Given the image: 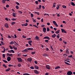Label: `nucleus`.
Here are the masks:
<instances>
[{"instance_id": "nucleus-1", "label": "nucleus", "mask_w": 75, "mask_h": 75, "mask_svg": "<svg viewBox=\"0 0 75 75\" xmlns=\"http://www.w3.org/2000/svg\"><path fill=\"white\" fill-rule=\"evenodd\" d=\"M17 59H18V62H23V60L21 58H17Z\"/></svg>"}, {"instance_id": "nucleus-2", "label": "nucleus", "mask_w": 75, "mask_h": 75, "mask_svg": "<svg viewBox=\"0 0 75 75\" xmlns=\"http://www.w3.org/2000/svg\"><path fill=\"white\" fill-rule=\"evenodd\" d=\"M67 74L68 75H72L73 73H72V72L71 71H68L67 73Z\"/></svg>"}, {"instance_id": "nucleus-3", "label": "nucleus", "mask_w": 75, "mask_h": 75, "mask_svg": "<svg viewBox=\"0 0 75 75\" xmlns=\"http://www.w3.org/2000/svg\"><path fill=\"white\" fill-rule=\"evenodd\" d=\"M46 68H47V69H50V67H51L49 65H47L46 66Z\"/></svg>"}, {"instance_id": "nucleus-4", "label": "nucleus", "mask_w": 75, "mask_h": 75, "mask_svg": "<svg viewBox=\"0 0 75 75\" xmlns=\"http://www.w3.org/2000/svg\"><path fill=\"white\" fill-rule=\"evenodd\" d=\"M22 52H28V50L27 49H25L23 50L22 51Z\"/></svg>"}, {"instance_id": "nucleus-5", "label": "nucleus", "mask_w": 75, "mask_h": 75, "mask_svg": "<svg viewBox=\"0 0 75 75\" xmlns=\"http://www.w3.org/2000/svg\"><path fill=\"white\" fill-rule=\"evenodd\" d=\"M62 33H67V32L65 30L62 29H61Z\"/></svg>"}, {"instance_id": "nucleus-6", "label": "nucleus", "mask_w": 75, "mask_h": 75, "mask_svg": "<svg viewBox=\"0 0 75 75\" xmlns=\"http://www.w3.org/2000/svg\"><path fill=\"white\" fill-rule=\"evenodd\" d=\"M44 57H48V54L47 53H45L42 54Z\"/></svg>"}, {"instance_id": "nucleus-7", "label": "nucleus", "mask_w": 75, "mask_h": 75, "mask_svg": "<svg viewBox=\"0 0 75 75\" xmlns=\"http://www.w3.org/2000/svg\"><path fill=\"white\" fill-rule=\"evenodd\" d=\"M34 72L35 73V74H39L40 73L38 71V70H35Z\"/></svg>"}, {"instance_id": "nucleus-8", "label": "nucleus", "mask_w": 75, "mask_h": 75, "mask_svg": "<svg viewBox=\"0 0 75 75\" xmlns=\"http://www.w3.org/2000/svg\"><path fill=\"white\" fill-rule=\"evenodd\" d=\"M32 40H29L28 42V43L29 44V45H30V46H31V45H32L31 44V43H32Z\"/></svg>"}, {"instance_id": "nucleus-9", "label": "nucleus", "mask_w": 75, "mask_h": 75, "mask_svg": "<svg viewBox=\"0 0 75 75\" xmlns=\"http://www.w3.org/2000/svg\"><path fill=\"white\" fill-rule=\"evenodd\" d=\"M27 61L29 62H31V61H33V59L31 58H29L27 59Z\"/></svg>"}, {"instance_id": "nucleus-10", "label": "nucleus", "mask_w": 75, "mask_h": 75, "mask_svg": "<svg viewBox=\"0 0 75 75\" xmlns=\"http://www.w3.org/2000/svg\"><path fill=\"white\" fill-rule=\"evenodd\" d=\"M69 49H67L66 51V52L67 53V54H69Z\"/></svg>"}, {"instance_id": "nucleus-11", "label": "nucleus", "mask_w": 75, "mask_h": 75, "mask_svg": "<svg viewBox=\"0 0 75 75\" xmlns=\"http://www.w3.org/2000/svg\"><path fill=\"white\" fill-rule=\"evenodd\" d=\"M43 32L45 33H46V31H47V30H46V28H45L44 27L43 28Z\"/></svg>"}, {"instance_id": "nucleus-12", "label": "nucleus", "mask_w": 75, "mask_h": 75, "mask_svg": "<svg viewBox=\"0 0 75 75\" xmlns=\"http://www.w3.org/2000/svg\"><path fill=\"white\" fill-rule=\"evenodd\" d=\"M7 60L8 61H10L11 60V57L9 56L7 58Z\"/></svg>"}, {"instance_id": "nucleus-13", "label": "nucleus", "mask_w": 75, "mask_h": 75, "mask_svg": "<svg viewBox=\"0 0 75 75\" xmlns=\"http://www.w3.org/2000/svg\"><path fill=\"white\" fill-rule=\"evenodd\" d=\"M5 26L6 28H8V27H9L8 25V24H7V23L5 24Z\"/></svg>"}, {"instance_id": "nucleus-14", "label": "nucleus", "mask_w": 75, "mask_h": 75, "mask_svg": "<svg viewBox=\"0 0 75 75\" xmlns=\"http://www.w3.org/2000/svg\"><path fill=\"white\" fill-rule=\"evenodd\" d=\"M59 68H61V67L59 66H58L55 67V69H59Z\"/></svg>"}, {"instance_id": "nucleus-15", "label": "nucleus", "mask_w": 75, "mask_h": 75, "mask_svg": "<svg viewBox=\"0 0 75 75\" xmlns=\"http://www.w3.org/2000/svg\"><path fill=\"white\" fill-rule=\"evenodd\" d=\"M27 50H31V51H33V48H27Z\"/></svg>"}, {"instance_id": "nucleus-16", "label": "nucleus", "mask_w": 75, "mask_h": 75, "mask_svg": "<svg viewBox=\"0 0 75 75\" xmlns=\"http://www.w3.org/2000/svg\"><path fill=\"white\" fill-rule=\"evenodd\" d=\"M34 67L35 69H39V67L35 65L34 66Z\"/></svg>"}, {"instance_id": "nucleus-17", "label": "nucleus", "mask_w": 75, "mask_h": 75, "mask_svg": "<svg viewBox=\"0 0 75 75\" xmlns=\"http://www.w3.org/2000/svg\"><path fill=\"white\" fill-rule=\"evenodd\" d=\"M16 14L15 13H13L12 16H13L14 17H16Z\"/></svg>"}, {"instance_id": "nucleus-18", "label": "nucleus", "mask_w": 75, "mask_h": 75, "mask_svg": "<svg viewBox=\"0 0 75 75\" xmlns=\"http://www.w3.org/2000/svg\"><path fill=\"white\" fill-rule=\"evenodd\" d=\"M52 38H55L56 37V35H55V34H54L53 35H52Z\"/></svg>"}, {"instance_id": "nucleus-19", "label": "nucleus", "mask_w": 75, "mask_h": 75, "mask_svg": "<svg viewBox=\"0 0 75 75\" xmlns=\"http://www.w3.org/2000/svg\"><path fill=\"white\" fill-rule=\"evenodd\" d=\"M71 5L73 6H75V4H74V3L72 2H71Z\"/></svg>"}, {"instance_id": "nucleus-20", "label": "nucleus", "mask_w": 75, "mask_h": 75, "mask_svg": "<svg viewBox=\"0 0 75 75\" xmlns=\"http://www.w3.org/2000/svg\"><path fill=\"white\" fill-rule=\"evenodd\" d=\"M6 0H2V2L3 4H5V3H6Z\"/></svg>"}, {"instance_id": "nucleus-21", "label": "nucleus", "mask_w": 75, "mask_h": 75, "mask_svg": "<svg viewBox=\"0 0 75 75\" xmlns=\"http://www.w3.org/2000/svg\"><path fill=\"white\" fill-rule=\"evenodd\" d=\"M59 31H60L59 30H57V31H56V32H55V33L56 34H59Z\"/></svg>"}, {"instance_id": "nucleus-22", "label": "nucleus", "mask_w": 75, "mask_h": 75, "mask_svg": "<svg viewBox=\"0 0 75 75\" xmlns=\"http://www.w3.org/2000/svg\"><path fill=\"white\" fill-rule=\"evenodd\" d=\"M11 69L10 68H8L7 69H6V72H8V71H10V70Z\"/></svg>"}, {"instance_id": "nucleus-23", "label": "nucleus", "mask_w": 75, "mask_h": 75, "mask_svg": "<svg viewBox=\"0 0 75 75\" xmlns=\"http://www.w3.org/2000/svg\"><path fill=\"white\" fill-rule=\"evenodd\" d=\"M23 25L24 26H27L28 25V23H24L23 24Z\"/></svg>"}, {"instance_id": "nucleus-24", "label": "nucleus", "mask_w": 75, "mask_h": 75, "mask_svg": "<svg viewBox=\"0 0 75 75\" xmlns=\"http://www.w3.org/2000/svg\"><path fill=\"white\" fill-rule=\"evenodd\" d=\"M11 24L12 25H13L14 24H16V22H11Z\"/></svg>"}, {"instance_id": "nucleus-25", "label": "nucleus", "mask_w": 75, "mask_h": 75, "mask_svg": "<svg viewBox=\"0 0 75 75\" xmlns=\"http://www.w3.org/2000/svg\"><path fill=\"white\" fill-rule=\"evenodd\" d=\"M14 44V42L13 41H12L10 43V44Z\"/></svg>"}, {"instance_id": "nucleus-26", "label": "nucleus", "mask_w": 75, "mask_h": 75, "mask_svg": "<svg viewBox=\"0 0 75 75\" xmlns=\"http://www.w3.org/2000/svg\"><path fill=\"white\" fill-rule=\"evenodd\" d=\"M64 63L65 64H67V65H70V64H69V63H68L66 62H65Z\"/></svg>"}, {"instance_id": "nucleus-27", "label": "nucleus", "mask_w": 75, "mask_h": 75, "mask_svg": "<svg viewBox=\"0 0 75 75\" xmlns=\"http://www.w3.org/2000/svg\"><path fill=\"white\" fill-rule=\"evenodd\" d=\"M35 14H37L38 15H40V13L39 12H35Z\"/></svg>"}, {"instance_id": "nucleus-28", "label": "nucleus", "mask_w": 75, "mask_h": 75, "mask_svg": "<svg viewBox=\"0 0 75 75\" xmlns=\"http://www.w3.org/2000/svg\"><path fill=\"white\" fill-rule=\"evenodd\" d=\"M53 8L54 7H55L56 6V3H54V4H53Z\"/></svg>"}, {"instance_id": "nucleus-29", "label": "nucleus", "mask_w": 75, "mask_h": 75, "mask_svg": "<svg viewBox=\"0 0 75 75\" xmlns=\"http://www.w3.org/2000/svg\"><path fill=\"white\" fill-rule=\"evenodd\" d=\"M30 69H34V67L33 66H31L30 67Z\"/></svg>"}, {"instance_id": "nucleus-30", "label": "nucleus", "mask_w": 75, "mask_h": 75, "mask_svg": "<svg viewBox=\"0 0 75 75\" xmlns=\"http://www.w3.org/2000/svg\"><path fill=\"white\" fill-rule=\"evenodd\" d=\"M3 67H5V68H6L7 67L5 64H3Z\"/></svg>"}, {"instance_id": "nucleus-31", "label": "nucleus", "mask_w": 75, "mask_h": 75, "mask_svg": "<svg viewBox=\"0 0 75 75\" xmlns=\"http://www.w3.org/2000/svg\"><path fill=\"white\" fill-rule=\"evenodd\" d=\"M13 49H14V50H17V47H16H16H15V46H13Z\"/></svg>"}, {"instance_id": "nucleus-32", "label": "nucleus", "mask_w": 75, "mask_h": 75, "mask_svg": "<svg viewBox=\"0 0 75 75\" xmlns=\"http://www.w3.org/2000/svg\"><path fill=\"white\" fill-rule=\"evenodd\" d=\"M62 7H63V8H67V6L65 5H63L62 6Z\"/></svg>"}, {"instance_id": "nucleus-33", "label": "nucleus", "mask_w": 75, "mask_h": 75, "mask_svg": "<svg viewBox=\"0 0 75 75\" xmlns=\"http://www.w3.org/2000/svg\"><path fill=\"white\" fill-rule=\"evenodd\" d=\"M23 75H30V74L28 73H24L23 74Z\"/></svg>"}, {"instance_id": "nucleus-34", "label": "nucleus", "mask_w": 75, "mask_h": 75, "mask_svg": "<svg viewBox=\"0 0 75 75\" xmlns=\"http://www.w3.org/2000/svg\"><path fill=\"white\" fill-rule=\"evenodd\" d=\"M16 9H18L19 8V6H18V5H16Z\"/></svg>"}, {"instance_id": "nucleus-35", "label": "nucleus", "mask_w": 75, "mask_h": 75, "mask_svg": "<svg viewBox=\"0 0 75 75\" xmlns=\"http://www.w3.org/2000/svg\"><path fill=\"white\" fill-rule=\"evenodd\" d=\"M3 61L4 62H5V63H7V61L5 60H3Z\"/></svg>"}, {"instance_id": "nucleus-36", "label": "nucleus", "mask_w": 75, "mask_h": 75, "mask_svg": "<svg viewBox=\"0 0 75 75\" xmlns=\"http://www.w3.org/2000/svg\"><path fill=\"white\" fill-rule=\"evenodd\" d=\"M9 47H10V48L11 49H13V47H12V46H11V45H9Z\"/></svg>"}, {"instance_id": "nucleus-37", "label": "nucleus", "mask_w": 75, "mask_h": 75, "mask_svg": "<svg viewBox=\"0 0 75 75\" xmlns=\"http://www.w3.org/2000/svg\"><path fill=\"white\" fill-rule=\"evenodd\" d=\"M8 52H9L10 53H11L12 51H11V50H8Z\"/></svg>"}, {"instance_id": "nucleus-38", "label": "nucleus", "mask_w": 75, "mask_h": 75, "mask_svg": "<svg viewBox=\"0 0 75 75\" xmlns=\"http://www.w3.org/2000/svg\"><path fill=\"white\" fill-rule=\"evenodd\" d=\"M33 26L34 27H36V28H38V26H37V25H33Z\"/></svg>"}, {"instance_id": "nucleus-39", "label": "nucleus", "mask_w": 75, "mask_h": 75, "mask_svg": "<svg viewBox=\"0 0 75 75\" xmlns=\"http://www.w3.org/2000/svg\"><path fill=\"white\" fill-rule=\"evenodd\" d=\"M47 31H50V29H49V27H47Z\"/></svg>"}, {"instance_id": "nucleus-40", "label": "nucleus", "mask_w": 75, "mask_h": 75, "mask_svg": "<svg viewBox=\"0 0 75 75\" xmlns=\"http://www.w3.org/2000/svg\"><path fill=\"white\" fill-rule=\"evenodd\" d=\"M54 24L55 25H56V27H58V24H57V23H56L55 24Z\"/></svg>"}, {"instance_id": "nucleus-41", "label": "nucleus", "mask_w": 75, "mask_h": 75, "mask_svg": "<svg viewBox=\"0 0 75 75\" xmlns=\"http://www.w3.org/2000/svg\"><path fill=\"white\" fill-rule=\"evenodd\" d=\"M18 67H21V64H18Z\"/></svg>"}, {"instance_id": "nucleus-42", "label": "nucleus", "mask_w": 75, "mask_h": 75, "mask_svg": "<svg viewBox=\"0 0 75 75\" xmlns=\"http://www.w3.org/2000/svg\"><path fill=\"white\" fill-rule=\"evenodd\" d=\"M36 39H39L40 38H39V37H38L37 36H36Z\"/></svg>"}, {"instance_id": "nucleus-43", "label": "nucleus", "mask_w": 75, "mask_h": 75, "mask_svg": "<svg viewBox=\"0 0 75 75\" xmlns=\"http://www.w3.org/2000/svg\"><path fill=\"white\" fill-rule=\"evenodd\" d=\"M8 67H13V65H11L10 64H9L8 65Z\"/></svg>"}, {"instance_id": "nucleus-44", "label": "nucleus", "mask_w": 75, "mask_h": 75, "mask_svg": "<svg viewBox=\"0 0 75 75\" xmlns=\"http://www.w3.org/2000/svg\"><path fill=\"white\" fill-rule=\"evenodd\" d=\"M1 44H2V45H4V43H3V42L1 41Z\"/></svg>"}, {"instance_id": "nucleus-45", "label": "nucleus", "mask_w": 75, "mask_h": 75, "mask_svg": "<svg viewBox=\"0 0 75 75\" xmlns=\"http://www.w3.org/2000/svg\"><path fill=\"white\" fill-rule=\"evenodd\" d=\"M9 56L10 57H13V54H9Z\"/></svg>"}, {"instance_id": "nucleus-46", "label": "nucleus", "mask_w": 75, "mask_h": 75, "mask_svg": "<svg viewBox=\"0 0 75 75\" xmlns=\"http://www.w3.org/2000/svg\"><path fill=\"white\" fill-rule=\"evenodd\" d=\"M48 36H45V37L44 38H43L44 39H45L47 38H47H48Z\"/></svg>"}, {"instance_id": "nucleus-47", "label": "nucleus", "mask_w": 75, "mask_h": 75, "mask_svg": "<svg viewBox=\"0 0 75 75\" xmlns=\"http://www.w3.org/2000/svg\"><path fill=\"white\" fill-rule=\"evenodd\" d=\"M46 50L47 51H50V50L48 49V48L47 47L46 48Z\"/></svg>"}, {"instance_id": "nucleus-48", "label": "nucleus", "mask_w": 75, "mask_h": 75, "mask_svg": "<svg viewBox=\"0 0 75 75\" xmlns=\"http://www.w3.org/2000/svg\"><path fill=\"white\" fill-rule=\"evenodd\" d=\"M3 58H5V57H6V56L5 55V54H3Z\"/></svg>"}, {"instance_id": "nucleus-49", "label": "nucleus", "mask_w": 75, "mask_h": 75, "mask_svg": "<svg viewBox=\"0 0 75 75\" xmlns=\"http://www.w3.org/2000/svg\"><path fill=\"white\" fill-rule=\"evenodd\" d=\"M48 40H45V42H47V43H48Z\"/></svg>"}, {"instance_id": "nucleus-50", "label": "nucleus", "mask_w": 75, "mask_h": 75, "mask_svg": "<svg viewBox=\"0 0 75 75\" xmlns=\"http://www.w3.org/2000/svg\"><path fill=\"white\" fill-rule=\"evenodd\" d=\"M35 52H32L31 53V54L33 55H34V54H35Z\"/></svg>"}, {"instance_id": "nucleus-51", "label": "nucleus", "mask_w": 75, "mask_h": 75, "mask_svg": "<svg viewBox=\"0 0 75 75\" xmlns=\"http://www.w3.org/2000/svg\"><path fill=\"white\" fill-rule=\"evenodd\" d=\"M31 17H33L34 15H33V13L31 14Z\"/></svg>"}, {"instance_id": "nucleus-52", "label": "nucleus", "mask_w": 75, "mask_h": 75, "mask_svg": "<svg viewBox=\"0 0 75 75\" xmlns=\"http://www.w3.org/2000/svg\"><path fill=\"white\" fill-rule=\"evenodd\" d=\"M12 20L13 21H14L15 20H16V19L14 18H12Z\"/></svg>"}, {"instance_id": "nucleus-53", "label": "nucleus", "mask_w": 75, "mask_h": 75, "mask_svg": "<svg viewBox=\"0 0 75 75\" xmlns=\"http://www.w3.org/2000/svg\"><path fill=\"white\" fill-rule=\"evenodd\" d=\"M63 42H64V44L66 45L67 44V42H65V41H64Z\"/></svg>"}, {"instance_id": "nucleus-54", "label": "nucleus", "mask_w": 75, "mask_h": 75, "mask_svg": "<svg viewBox=\"0 0 75 75\" xmlns=\"http://www.w3.org/2000/svg\"><path fill=\"white\" fill-rule=\"evenodd\" d=\"M35 3L36 4H38V1H35Z\"/></svg>"}, {"instance_id": "nucleus-55", "label": "nucleus", "mask_w": 75, "mask_h": 75, "mask_svg": "<svg viewBox=\"0 0 75 75\" xmlns=\"http://www.w3.org/2000/svg\"><path fill=\"white\" fill-rule=\"evenodd\" d=\"M57 38L58 39H59V36L58 35H57Z\"/></svg>"}, {"instance_id": "nucleus-56", "label": "nucleus", "mask_w": 75, "mask_h": 75, "mask_svg": "<svg viewBox=\"0 0 75 75\" xmlns=\"http://www.w3.org/2000/svg\"><path fill=\"white\" fill-rule=\"evenodd\" d=\"M53 23L54 24H55L56 23V22L55 21H53Z\"/></svg>"}, {"instance_id": "nucleus-57", "label": "nucleus", "mask_w": 75, "mask_h": 75, "mask_svg": "<svg viewBox=\"0 0 75 75\" xmlns=\"http://www.w3.org/2000/svg\"><path fill=\"white\" fill-rule=\"evenodd\" d=\"M18 13H20V14H23V12L21 11H18Z\"/></svg>"}, {"instance_id": "nucleus-58", "label": "nucleus", "mask_w": 75, "mask_h": 75, "mask_svg": "<svg viewBox=\"0 0 75 75\" xmlns=\"http://www.w3.org/2000/svg\"><path fill=\"white\" fill-rule=\"evenodd\" d=\"M68 57H70V58H72V55L69 56Z\"/></svg>"}, {"instance_id": "nucleus-59", "label": "nucleus", "mask_w": 75, "mask_h": 75, "mask_svg": "<svg viewBox=\"0 0 75 75\" xmlns=\"http://www.w3.org/2000/svg\"><path fill=\"white\" fill-rule=\"evenodd\" d=\"M23 57H27V54H26V55L23 54Z\"/></svg>"}, {"instance_id": "nucleus-60", "label": "nucleus", "mask_w": 75, "mask_h": 75, "mask_svg": "<svg viewBox=\"0 0 75 75\" xmlns=\"http://www.w3.org/2000/svg\"><path fill=\"white\" fill-rule=\"evenodd\" d=\"M16 4H17L18 5V6H19L20 5V4L19 3L16 2Z\"/></svg>"}, {"instance_id": "nucleus-61", "label": "nucleus", "mask_w": 75, "mask_h": 75, "mask_svg": "<svg viewBox=\"0 0 75 75\" xmlns=\"http://www.w3.org/2000/svg\"><path fill=\"white\" fill-rule=\"evenodd\" d=\"M22 37H23V38H26V36H25L24 35H23L22 36Z\"/></svg>"}, {"instance_id": "nucleus-62", "label": "nucleus", "mask_w": 75, "mask_h": 75, "mask_svg": "<svg viewBox=\"0 0 75 75\" xmlns=\"http://www.w3.org/2000/svg\"><path fill=\"white\" fill-rule=\"evenodd\" d=\"M12 51V52L13 53H14L15 52L14 51V50H11Z\"/></svg>"}, {"instance_id": "nucleus-63", "label": "nucleus", "mask_w": 75, "mask_h": 75, "mask_svg": "<svg viewBox=\"0 0 75 75\" xmlns=\"http://www.w3.org/2000/svg\"><path fill=\"white\" fill-rule=\"evenodd\" d=\"M41 27H45V25H42L41 26Z\"/></svg>"}, {"instance_id": "nucleus-64", "label": "nucleus", "mask_w": 75, "mask_h": 75, "mask_svg": "<svg viewBox=\"0 0 75 75\" xmlns=\"http://www.w3.org/2000/svg\"><path fill=\"white\" fill-rule=\"evenodd\" d=\"M6 7L8 8L9 7V5L8 4L6 6Z\"/></svg>"}]
</instances>
